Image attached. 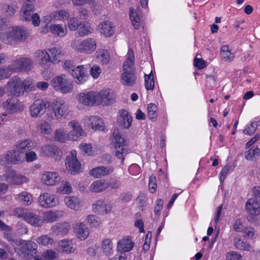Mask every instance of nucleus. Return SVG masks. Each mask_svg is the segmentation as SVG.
I'll return each mask as SVG.
<instances>
[{
  "instance_id": "41",
  "label": "nucleus",
  "mask_w": 260,
  "mask_h": 260,
  "mask_svg": "<svg viewBox=\"0 0 260 260\" xmlns=\"http://www.w3.org/2000/svg\"><path fill=\"white\" fill-rule=\"evenodd\" d=\"M92 32V29L88 23L80 22V26L77 31L78 37L87 36Z\"/></svg>"
},
{
  "instance_id": "19",
  "label": "nucleus",
  "mask_w": 260,
  "mask_h": 260,
  "mask_svg": "<svg viewBox=\"0 0 260 260\" xmlns=\"http://www.w3.org/2000/svg\"><path fill=\"white\" fill-rule=\"evenodd\" d=\"M112 206L111 204L108 203L102 200H99L92 205V210L100 214H105L109 213L112 210Z\"/></svg>"
},
{
  "instance_id": "46",
  "label": "nucleus",
  "mask_w": 260,
  "mask_h": 260,
  "mask_svg": "<svg viewBox=\"0 0 260 260\" xmlns=\"http://www.w3.org/2000/svg\"><path fill=\"white\" fill-rule=\"evenodd\" d=\"M145 86L147 90H152L154 87V81L152 70L148 75L145 74Z\"/></svg>"
},
{
  "instance_id": "39",
  "label": "nucleus",
  "mask_w": 260,
  "mask_h": 260,
  "mask_svg": "<svg viewBox=\"0 0 260 260\" xmlns=\"http://www.w3.org/2000/svg\"><path fill=\"white\" fill-rule=\"evenodd\" d=\"M66 205L71 209L77 210L80 208V201L76 197H66L64 198Z\"/></svg>"
},
{
  "instance_id": "61",
  "label": "nucleus",
  "mask_w": 260,
  "mask_h": 260,
  "mask_svg": "<svg viewBox=\"0 0 260 260\" xmlns=\"http://www.w3.org/2000/svg\"><path fill=\"white\" fill-rule=\"evenodd\" d=\"M226 258L227 260H242L241 255L236 251L228 253Z\"/></svg>"
},
{
  "instance_id": "38",
  "label": "nucleus",
  "mask_w": 260,
  "mask_h": 260,
  "mask_svg": "<svg viewBox=\"0 0 260 260\" xmlns=\"http://www.w3.org/2000/svg\"><path fill=\"white\" fill-rule=\"evenodd\" d=\"M49 30L52 33L60 37L64 36L67 34V27L65 25L53 24L49 27Z\"/></svg>"
},
{
  "instance_id": "55",
  "label": "nucleus",
  "mask_w": 260,
  "mask_h": 260,
  "mask_svg": "<svg viewBox=\"0 0 260 260\" xmlns=\"http://www.w3.org/2000/svg\"><path fill=\"white\" fill-rule=\"evenodd\" d=\"M30 143V141H29L28 140H25L24 141H22L20 142H19L17 144V149L18 150L21 151L20 153H23V152L27 150L31 146L29 145Z\"/></svg>"
},
{
  "instance_id": "56",
  "label": "nucleus",
  "mask_w": 260,
  "mask_h": 260,
  "mask_svg": "<svg viewBox=\"0 0 260 260\" xmlns=\"http://www.w3.org/2000/svg\"><path fill=\"white\" fill-rule=\"evenodd\" d=\"M16 65H32V60L27 57H19L15 60Z\"/></svg>"
},
{
  "instance_id": "44",
  "label": "nucleus",
  "mask_w": 260,
  "mask_h": 260,
  "mask_svg": "<svg viewBox=\"0 0 260 260\" xmlns=\"http://www.w3.org/2000/svg\"><path fill=\"white\" fill-rule=\"evenodd\" d=\"M61 250L66 253H71L75 250V246L72 244V241L69 240H62L60 244Z\"/></svg>"
},
{
  "instance_id": "6",
  "label": "nucleus",
  "mask_w": 260,
  "mask_h": 260,
  "mask_svg": "<svg viewBox=\"0 0 260 260\" xmlns=\"http://www.w3.org/2000/svg\"><path fill=\"white\" fill-rule=\"evenodd\" d=\"M245 210L248 214L247 219L250 222L254 223L256 217L260 214V203L253 199H248L245 205Z\"/></svg>"
},
{
  "instance_id": "51",
  "label": "nucleus",
  "mask_w": 260,
  "mask_h": 260,
  "mask_svg": "<svg viewBox=\"0 0 260 260\" xmlns=\"http://www.w3.org/2000/svg\"><path fill=\"white\" fill-rule=\"evenodd\" d=\"M260 124H258L257 121H252L250 124L247 125L246 128L243 130V133L247 135H252L256 131L257 126Z\"/></svg>"
},
{
  "instance_id": "50",
  "label": "nucleus",
  "mask_w": 260,
  "mask_h": 260,
  "mask_svg": "<svg viewBox=\"0 0 260 260\" xmlns=\"http://www.w3.org/2000/svg\"><path fill=\"white\" fill-rule=\"evenodd\" d=\"M157 106L153 103H150L147 106V116L150 119H153L157 116Z\"/></svg>"
},
{
  "instance_id": "27",
  "label": "nucleus",
  "mask_w": 260,
  "mask_h": 260,
  "mask_svg": "<svg viewBox=\"0 0 260 260\" xmlns=\"http://www.w3.org/2000/svg\"><path fill=\"white\" fill-rule=\"evenodd\" d=\"M7 178L13 184L16 185H20L23 183L26 182L27 181L26 177L21 175L17 174V173L13 170L9 171L7 174Z\"/></svg>"
},
{
  "instance_id": "21",
  "label": "nucleus",
  "mask_w": 260,
  "mask_h": 260,
  "mask_svg": "<svg viewBox=\"0 0 260 260\" xmlns=\"http://www.w3.org/2000/svg\"><path fill=\"white\" fill-rule=\"evenodd\" d=\"M60 180V177L55 172H46L42 176V182L47 185H55Z\"/></svg>"
},
{
  "instance_id": "14",
  "label": "nucleus",
  "mask_w": 260,
  "mask_h": 260,
  "mask_svg": "<svg viewBox=\"0 0 260 260\" xmlns=\"http://www.w3.org/2000/svg\"><path fill=\"white\" fill-rule=\"evenodd\" d=\"M50 106L56 119H59L63 117L68 110L67 105L61 100H54L50 104Z\"/></svg>"
},
{
  "instance_id": "49",
  "label": "nucleus",
  "mask_w": 260,
  "mask_h": 260,
  "mask_svg": "<svg viewBox=\"0 0 260 260\" xmlns=\"http://www.w3.org/2000/svg\"><path fill=\"white\" fill-rule=\"evenodd\" d=\"M0 8L2 12L8 17L13 16L16 12V10L14 7L6 4H2Z\"/></svg>"
},
{
  "instance_id": "43",
  "label": "nucleus",
  "mask_w": 260,
  "mask_h": 260,
  "mask_svg": "<svg viewBox=\"0 0 260 260\" xmlns=\"http://www.w3.org/2000/svg\"><path fill=\"white\" fill-rule=\"evenodd\" d=\"M92 128L94 130H103L104 122L103 120L96 116H91L90 118Z\"/></svg>"
},
{
  "instance_id": "60",
  "label": "nucleus",
  "mask_w": 260,
  "mask_h": 260,
  "mask_svg": "<svg viewBox=\"0 0 260 260\" xmlns=\"http://www.w3.org/2000/svg\"><path fill=\"white\" fill-rule=\"evenodd\" d=\"M61 192L62 193L69 194L72 192V188L68 182H62L60 185Z\"/></svg>"
},
{
  "instance_id": "29",
  "label": "nucleus",
  "mask_w": 260,
  "mask_h": 260,
  "mask_svg": "<svg viewBox=\"0 0 260 260\" xmlns=\"http://www.w3.org/2000/svg\"><path fill=\"white\" fill-rule=\"evenodd\" d=\"M24 220L30 224L37 227L41 226L43 223V220L39 215L29 212L25 215Z\"/></svg>"
},
{
  "instance_id": "16",
  "label": "nucleus",
  "mask_w": 260,
  "mask_h": 260,
  "mask_svg": "<svg viewBox=\"0 0 260 260\" xmlns=\"http://www.w3.org/2000/svg\"><path fill=\"white\" fill-rule=\"evenodd\" d=\"M35 0H24L19 15L20 19L22 21H30V15L33 12Z\"/></svg>"
},
{
  "instance_id": "32",
  "label": "nucleus",
  "mask_w": 260,
  "mask_h": 260,
  "mask_svg": "<svg viewBox=\"0 0 260 260\" xmlns=\"http://www.w3.org/2000/svg\"><path fill=\"white\" fill-rule=\"evenodd\" d=\"M63 215V213L62 211H49L45 213L44 218V220L47 222H54L62 217Z\"/></svg>"
},
{
  "instance_id": "23",
  "label": "nucleus",
  "mask_w": 260,
  "mask_h": 260,
  "mask_svg": "<svg viewBox=\"0 0 260 260\" xmlns=\"http://www.w3.org/2000/svg\"><path fill=\"white\" fill-rule=\"evenodd\" d=\"M20 243L22 245L21 248L23 253L30 256H34L37 253V245L35 242L21 240Z\"/></svg>"
},
{
  "instance_id": "3",
  "label": "nucleus",
  "mask_w": 260,
  "mask_h": 260,
  "mask_svg": "<svg viewBox=\"0 0 260 260\" xmlns=\"http://www.w3.org/2000/svg\"><path fill=\"white\" fill-rule=\"evenodd\" d=\"M51 84L55 90L63 94L71 92L73 88L72 82L68 80L64 74L54 78L51 80Z\"/></svg>"
},
{
  "instance_id": "1",
  "label": "nucleus",
  "mask_w": 260,
  "mask_h": 260,
  "mask_svg": "<svg viewBox=\"0 0 260 260\" xmlns=\"http://www.w3.org/2000/svg\"><path fill=\"white\" fill-rule=\"evenodd\" d=\"M5 88L10 95L19 97L23 95L25 91H32L35 87L31 79H26L21 81L20 78L14 77L7 82Z\"/></svg>"
},
{
  "instance_id": "30",
  "label": "nucleus",
  "mask_w": 260,
  "mask_h": 260,
  "mask_svg": "<svg viewBox=\"0 0 260 260\" xmlns=\"http://www.w3.org/2000/svg\"><path fill=\"white\" fill-rule=\"evenodd\" d=\"M15 199L18 202L24 205H29L34 201L32 195L26 191H22L15 196Z\"/></svg>"
},
{
  "instance_id": "34",
  "label": "nucleus",
  "mask_w": 260,
  "mask_h": 260,
  "mask_svg": "<svg viewBox=\"0 0 260 260\" xmlns=\"http://www.w3.org/2000/svg\"><path fill=\"white\" fill-rule=\"evenodd\" d=\"M96 58L101 63L107 64L110 59L109 52L106 49H98L95 53Z\"/></svg>"
},
{
  "instance_id": "13",
  "label": "nucleus",
  "mask_w": 260,
  "mask_h": 260,
  "mask_svg": "<svg viewBox=\"0 0 260 260\" xmlns=\"http://www.w3.org/2000/svg\"><path fill=\"white\" fill-rule=\"evenodd\" d=\"M36 62L39 65H45L48 63L57 64V58L51 59L48 53L45 50H38L34 54Z\"/></svg>"
},
{
  "instance_id": "9",
  "label": "nucleus",
  "mask_w": 260,
  "mask_h": 260,
  "mask_svg": "<svg viewBox=\"0 0 260 260\" xmlns=\"http://www.w3.org/2000/svg\"><path fill=\"white\" fill-rule=\"evenodd\" d=\"M66 166L71 174L76 175L81 172V164L76 157L75 151H71L70 155L66 157Z\"/></svg>"
},
{
  "instance_id": "58",
  "label": "nucleus",
  "mask_w": 260,
  "mask_h": 260,
  "mask_svg": "<svg viewBox=\"0 0 260 260\" xmlns=\"http://www.w3.org/2000/svg\"><path fill=\"white\" fill-rule=\"evenodd\" d=\"M252 198L250 199H253L254 201L260 203V187L255 186L252 189Z\"/></svg>"
},
{
  "instance_id": "35",
  "label": "nucleus",
  "mask_w": 260,
  "mask_h": 260,
  "mask_svg": "<svg viewBox=\"0 0 260 260\" xmlns=\"http://www.w3.org/2000/svg\"><path fill=\"white\" fill-rule=\"evenodd\" d=\"M107 188V182L98 180L94 181L90 186V190L93 192H100Z\"/></svg>"
},
{
  "instance_id": "63",
  "label": "nucleus",
  "mask_w": 260,
  "mask_h": 260,
  "mask_svg": "<svg viewBox=\"0 0 260 260\" xmlns=\"http://www.w3.org/2000/svg\"><path fill=\"white\" fill-rule=\"evenodd\" d=\"M91 75L94 79L98 78L101 73V69L99 66H92L90 70Z\"/></svg>"
},
{
  "instance_id": "36",
  "label": "nucleus",
  "mask_w": 260,
  "mask_h": 260,
  "mask_svg": "<svg viewBox=\"0 0 260 260\" xmlns=\"http://www.w3.org/2000/svg\"><path fill=\"white\" fill-rule=\"evenodd\" d=\"M9 155V161L11 164H18L22 161L23 154L19 150H10L7 152Z\"/></svg>"
},
{
  "instance_id": "52",
  "label": "nucleus",
  "mask_w": 260,
  "mask_h": 260,
  "mask_svg": "<svg viewBox=\"0 0 260 260\" xmlns=\"http://www.w3.org/2000/svg\"><path fill=\"white\" fill-rule=\"evenodd\" d=\"M54 139L55 140L61 142H64L66 140H69L68 134H67L66 132L61 129L55 131Z\"/></svg>"
},
{
  "instance_id": "45",
  "label": "nucleus",
  "mask_w": 260,
  "mask_h": 260,
  "mask_svg": "<svg viewBox=\"0 0 260 260\" xmlns=\"http://www.w3.org/2000/svg\"><path fill=\"white\" fill-rule=\"evenodd\" d=\"M129 17L134 27L136 29H138L140 26V18L137 12L135 11L133 8H129Z\"/></svg>"
},
{
  "instance_id": "37",
  "label": "nucleus",
  "mask_w": 260,
  "mask_h": 260,
  "mask_svg": "<svg viewBox=\"0 0 260 260\" xmlns=\"http://www.w3.org/2000/svg\"><path fill=\"white\" fill-rule=\"evenodd\" d=\"M42 153H44L45 155L48 156H53L56 154L60 155L61 152L58 147L54 145H46L42 147L41 148Z\"/></svg>"
},
{
  "instance_id": "62",
  "label": "nucleus",
  "mask_w": 260,
  "mask_h": 260,
  "mask_svg": "<svg viewBox=\"0 0 260 260\" xmlns=\"http://www.w3.org/2000/svg\"><path fill=\"white\" fill-rule=\"evenodd\" d=\"M41 132L43 134H47L51 132V127L48 122L44 121L40 125Z\"/></svg>"
},
{
  "instance_id": "40",
  "label": "nucleus",
  "mask_w": 260,
  "mask_h": 260,
  "mask_svg": "<svg viewBox=\"0 0 260 260\" xmlns=\"http://www.w3.org/2000/svg\"><path fill=\"white\" fill-rule=\"evenodd\" d=\"M234 246L240 250L250 251L251 246L246 241L242 240L239 236H236L234 239Z\"/></svg>"
},
{
  "instance_id": "33",
  "label": "nucleus",
  "mask_w": 260,
  "mask_h": 260,
  "mask_svg": "<svg viewBox=\"0 0 260 260\" xmlns=\"http://www.w3.org/2000/svg\"><path fill=\"white\" fill-rule=\"evenodd\" d=\"M245 152V158L249 160H256L260 155V149L257 146L253 145Z\"/></svg>"
},
{
  "instance_id": "8",
  "label": "nucleus",
  "mask_w": 260,
  "mask_h": 260,
  "mask_svg": "<svg viewBox=\"0 0 260 260\" xmlns=\"http://www.w3.org/2000/svg\"><path fill=\"white\" fill-rule=\"evenodd\" d=\"M3 108L9 114L19 113L23 111L24 105L16 98H8L2 104Z\"/></svg>"
},
{
  "instance_id": "10",
  "label": "nucleus",
  "mask_w": 260,
  "mask_h": 260,
  "mask_svg": "<svg viewBox=\"0 0 260 260\" xmlns=\"http://www.w3.org/2000/svg\"><path fill=\"white\" fill-rule=\"evenodd\" d=\"M95 105L102 104L108 106L114 101V94L109 89H103L98 93L95 92Z\"/></svg>"
},
{
  "instance_id": "25",
  "label": "nucleus",
  "mask_w": 260,
  "mask_h": 260,
  "mask_svg": "<svg viewBox=\"0 0 260 260\" xmlns=\"http://www.w3.org/2000/svg\"><path fill=\"white\" fill-rule=\"evenodd\" d=\"M113 168L109 166H101L94 168L90 171V175L95 177L101 178L112 173Z\"/></svg>"
},
{
  "instance_id": "20",
  "label": "nucleus",
  "mask_w": 260,
  "mask_h": 260,
  "mask_svg": "<svg viewBox=\"0 0 260 260\" xmlns=\"http://www.w3.org/2000/svg\"><path fill=\"white\" fill-rule=\"evenodd\" d=\"M71 229L70 224L67 222L56 223L51 228V231L54 235L57 236H62L66 235Z\"/></svg>"
},
{
  "instance_id": "7",
  "label": "nucleus",
  "mask_w": 260,
  "mask_h": 260,
  "mask_svg": "<svg viewBox=\"0 0 260 260\" xmlns=\"http://www.w3.org/2000/svg\"><path fill=\"white\" fill-rule=\"evenodd\" d=\"M50 106L49 103L45 100H37L29 107V112L32 118H38L43 115L47 107Z\"/></svg>"
},
{
  "instance_id": "24",
  "label": "nucleus",
  "mask_w": 260,
  "mask_h": 260,
  "mask_svg": "<svg viewBox=\"0 0 260 260\" xmlns=\"http://www.w3.org/2000/svg\"><path fill=\"white\" fill-rule=\"evenodd\" d=\"M95 92L89 91L86 93H81L79 95L80 103L87 106L95 105Z\"/></svg>"
},
{
  "instance_id": "48",
  "label": "nucleus",
  "mask_w": 260,
  "mask_h": 260,
  "mask_svg": "<svg viewBox=\"0 0 260 260\" xmlns=\"http://www.w3.org/2000/svg\"><path fill=\"white\" fill-rule=\"evenodd\" d=\"M37 242L40 245L48 246L52 245L54 240L48 235H42L37 239Z\"/></svg>"
},
{
  "instance_id": "15",
  "label": "nucleus",
  "mask_w": 260,
  "mask_h": 260,
  "mask_svg": "<svg viewBox=\"0 0 260 260\" xmlns=\"http://www.w3.org/2000/svg\"><path fill=\"white\" fill-rule=\"evenodd\" d=\"M68 125L72 128L70 133H68L69 140L75 141L80 137H84L86 133L82 129L78 122L73 120L70 121Z\"/></svg>"
},
{
  "instance_id": "42",
  "label": "nucleus",
  "mask_w": 260,
  "mask_h": 260,
  "mask_svg": "<svg viewBox=\"0 0 260 260\" xmlns=\"http://www.w3.org/2000/svg\"><path fill=\"white\" fill-rule=\"evenodd\" d=\"M221 56L225 61H230L234 58V54L231 52L228 45H224L220 49Z\"/></svg>"
},
{
  "instance_id": "17",
  "label": "nucleus",
  "mask_w": 260,
  "mask_h": 260,
  "mask_svg": "<svg viewBox=\"0 0 260 260\" xmlns=\"http://www.w3.org/2000/svg\"><path fill=\"white\" fill-rule=\"evenodd\" d=\"M38 200L40 205L44 208L53 207L56 204L55 196L48 193L41 194Z\"/></svg>"
},
{
  "instance_id": "26",
  "label": "nucleus",
  "mask_w": 260,
  "mask_h": 260,
  "mask_svg": "<svg viewBox=\"0 0 260 260\" xmlns=\"http://www.w3.org/2000/svg\"><path fill=\"white\" fill-rule=\"evenodd\" d=\"M100 32L105 37H109L113 36L115 32V28L113 24L108 21H103L99 25Z\"/></svg>"
},
{
  "instance_id": "31",
  "label": "nucleus",
  "mask_w": 260,
  "mask_h": 260,
  "mask_svg": "<svg viewBox=\"0 0 260 260\" xmlns=\"http://www.w3.org/2000/svg\"><path fill=\"white\" fill-rule=\"evenodd\" d=\"M134 247V243L128 238H123L117 244V249L122 252L130 251Z\"/></svg>"
},
{
  "instance_id": "5",
  "label": "nucleus",
  "mask_w": 260,
  "mask_h": 260,
  "mask_svg": "<svg viewBox=\"0 0 260 260\" xmlns=\"http://www.w3.org/2000/svg\"><path fill=\"white\" fill-rule=\"evenodd\" d=\"M64 69L69 72L79 84L85 82L88 78L87 71L83 66H64Z\"/></svg>"
},
{
  "instance_id": "11",
  "label": "nucleus",
  "mask_w": 260,
  "mask_h": 260,
  "mask_svg": "<svg viewBox=\"0 0 260 260\" xmlns=\"http://www.w3.org/2000/svg\"><path fill=\"white\" fill-rule=\"evenodd\" d=\"M31 66H8L0 68V80L8 78L12 72L26 73L31 70Z\"/></svg>"
},
{
  "instance_id": "28",
  "label": "nucleus",
  "mask_w": 260,
  "mask_h": 260,
  "mask_svg": "<svg viewBox=\"0 0 260 260\" xmlns=\"http://www.w3.org/2000/svg\"><path fill=\"white\" fill-rule=\"evenodd\" d=\"M75 231L77 236L80 240H85L89 235V230L87 226L82 222L76 224Z\"/></svg>"
},
{
  "instance_id": "22",
  "label": "nucleus",
  "mask_w": 260,
  "mask_h": 260,
  "mask_svg": "<svg viewBox=\"0 0 260 260\" xmlns=\"http://www.w3.org/2000/svg\"><path fill=\"white\" fill-rule=\"evenodd\" d=\"M96 49V43L94 39L87 38L80 43L78 50L85 53H91Z\"/></svg>"
},
{
  "instance_id": "18",
  "label": "nucleus",
  "mask_w": 260,
  "mask_h": 260,
  "mask_svg": "<svg viewBox=\"0 0 260 260\" xmlns=\"http://www.w3.org/2000/svg\"><path fill=\"white\" fill-rule=\"evenodd\" d=\"M132 121V117L128 111L125 110H121L119 112L117 123L120 126L128 128L131 125Z\"/></svg>"
},
{
  "instance_id": "12",
  "label": "nucleus",
  "mask_w": 260,
  "mask_h": 260,
  "mask_svg": "<svg viewBox=\"0 0 260 260\" xmlns=\"http://www.w3.org/2000/svg\"><path fill=\"white\" fill-rule=\"evenodd\" d=\"M123 71L121 75V83L128 86L134 85L137 80L135 71L131 66H127L123 69Z\"/></svg>"
},
{
  "instance_id": "53",
  "label": "nucleus",
  "mask_w": 260,
  "mask_h": 260,
  "mask_svg": "<svg viewBox=\"0 0 260 260\" xmlns=\"http://www.w3.org/2000/svg\"><path fill=\"white\" fill-rule=\"evenodd\" d=\"M126 57V60L124 61L122 65H133L134 63L135 57L132 48L128 49Z\"/></svg>"
},
{
  "instance_id": "64",
  "label": "nucleus",
  "mask_w": 260,
  "mask_h": 260,
  "mask_svg": "<svg viewBox=\"0 0 260 260\" xmlns=\"http://www.w3.org/2000/svg\"><path fill=\"white\" fill-rule=\"evenodd\" d=\"M42 75L44 78L48 79L51 78L53 75L52 69L50 66L45 67L43 71L42 72Z\"/></svg>"
},
{
  "instance_id": "54",
  "label": "nucleus",
  "mask_w": 260,
  "mask_h": 260,
  "mask_svg": "<svg viewBox=\"0 0 260 260\" xmlns=\"http://www.w3.org/2000/svg\"><path fill=\"white\" fill-rule=\"evenodd\" d=\"M86 220L88 223L90 224L92 226H96L100 223L99 218L95 215H88L86 217Z\"/></svg>"
},
{
  "instance_id": "59",
  "label": "nucleus",
  "mask_w": 260,
  "mask_h": 260,
  "mask_svg": "<svg viewBox=\"0 0 260 260\" xmlns=\"http://www.w3.org/2000/svg\"><path fill=\"white\" fill-rule=\"evenodd\" d=\"M80 23L76 18H72L69 20L68 26L71 30H76L79 27Z\"/></svg>"
},
{
  "instance_id": "2",
  "label": "nucleus",
  "mask_w": 260,
  "mask_h": 260,
  "mask_svg": "<svg viewBox=\"0 0 260 260\" xmlns=\"http://www.w3.org/2000/svg\"><path fill=\"white\" fill-rule=\"evenodd\" d=\"M113 136L115 140V155L118 159H121V162L123 164L125 157L130 152V150L124 145L125 140L122 138L118 129L114 130Z\"/></svg>"
},
{
  "instance_id": "57",
  "label": "nucleus",
  "mask_w": 260,
  "mask_h": 260,
  "mask_svg": "<svg viewBox=\"0 0 260 260\" xmlns=\"http://www.w3.org/2000/svg\"><path fill=\"white\" fill-rule=\"evenodd\" d=\"M149 189L151 192L153 193L155 191L157 187L156 179L155 176L151 175L149 177Z\"/></svg>"
},
{
  "instance_id": "47",
  "label": "nucleus",
  "mask_w": 260,
  "mask_h": 260,
  "mask_svg": "<svg viewBox=\"0 0 260 260\" xmlns=\"http://www.w3.org/2000/svg\"><path fill=\"white\" fill-rule=\"evenodd\" d=\"M113 244L110 239H105L103 241L102 249L106 255H110L113 252Z\"/></svg>"
},
{
  "instance_id": "4",
  "label": "nucleus",
  "mask_w": 260,
  "mask_h": 260,
  "mask_svg": "<svg viewBox=\"0 0 260 260\" xmlns=\"http://www.w3.org/2000/svg\"><path fill=\"white\" fill-rule=\"evenodd\" d=\"M6 39H2L3 41L6 44L12 41H22L26 38V32L25 28L22 26H13L10 28L7 32Z\"/></svg>"
}]
</instances>
